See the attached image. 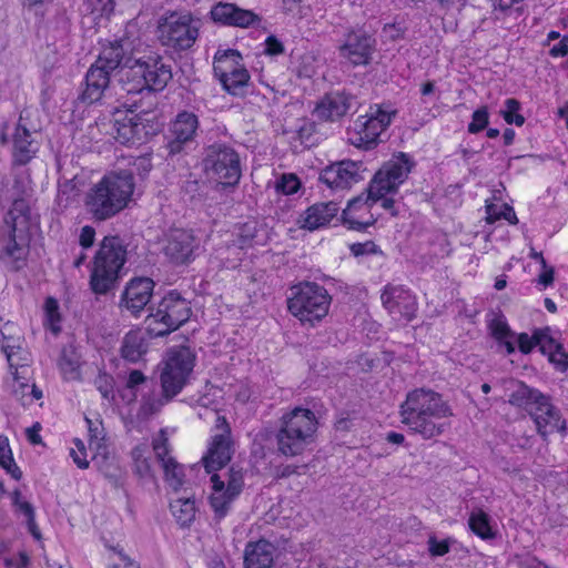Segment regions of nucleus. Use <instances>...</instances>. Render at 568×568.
<instances>
[{
	"label": "nucleus",
	"instance_id": "bf43d9fd",
	"mask_svg": "<svg viewBox=\"0 0 568 568\" xmlns=\"http://www.w3.org/2000/svg\"><path fill=\"white\" fill-rule=\"evenodd\" d=\"M95 241V230L90 225H84L80 230L79 244L83 250L92 247Z\"/></svg>",
	"mask_w": 568,
	"mask_h": 568
},
{
	"label": "nucleus",
	"instance_id": "7c9ffc66",
	"mask_svg": "<svg viewBox=\"0 0 568 568\" xmlns=\"http://www.w3.org/2000/svg\"><path fill=\"white\" fill-rule=\"evenodd\" d=\"M275 547L266 541L248 542L244 551V568H272Z\"/></svg>",
	"mask_w": 568,
	"mask_h": 568
},
{
	"label": "nucleus",
	"instance_id": "338daca9",
	"mask_svg": "<svg viewBox=\"0 0 568 568\" xmlns=\"http://www.w3.org/2000/svg\"><path fill=\"white\" fill-rule=\"evenodd\" d=\"M255 227L251 224H245L242 229L241 233V247L252 245L256 241L254 240V235L252 234V231Z\"/></svg>",
	"mask_w": 568,
	"mask_h": 568
},
{
	"label": "nucleus",
	"instance_id": "f3484780",
	"mask_svg": "<svg viewBox=\"0 0 568 568\" xmlns=\"http://www.w3.org/2000/svg\"><path fill=\"white\" fill-rule=\"evenodd\" d=\"M215 425L206 454L202 460L207 473L224 467L232 458L231 428L224 416L215 414Z\"/></svg>",
	"mask_w": 568,
	"mask_h": 568
},
{
	"label": "nucleus",
	"instance_id": "412c9836",
	"mask_svg": "<svg viewBox=\"0 0 568 568\" xmlns=\"http://www.w3.org/2000/svg\"><path fill=\"white\" fill-rule=\"evenodd\" d=\"M6 357L9 364L12 383L10 385L11 390L14 395L21 394L23 398L26 396L24 389L29 388V382L31 376V354L18 345L6 346Z\"/></svg>",
	"mask_w": 568,
	"mask_h": 568
},
{
	"label": "nucleus",
	"instance_id": "1a4fd4ad",
	"mask_svg": "<svg viewBox=\"0 0 568 568\" xmlns=\"http://www.w3.org/2000/svg\"><path fill=\"white\" fill-rule=\"evenodd\" d=\"M149 122L133 110H116L112 120L103 118L97 121V128L122 144H135L143 142L151 133Z\"/></svg>",
	"mask_w": 568,
	"mask_h": 568
},
{
	"label": "nucleus",
	"instance_id": "4d7b16f0",
	"mask_svg": "<svg viewBox=\"0 0 568 568\" xmlns=\"http://www.w3.org/2000/svg\"><path fill=\"white\" fill-rule=\"evenodd\" d=\"M12 503L17 507V509L24 515L27 519H32L34 517V510L30 503L22 498L21 493L16 490L12 494Z\"/></svg>",
	"mask_w": 568,
	"mask_h": 568
},
{
	"label": "nucleus",
	"instance_id": "5fc2aeb1",
	"mask_svg": "<svg viewBox=\"0 0 568 568\" xmlns=\"http://www.w3.org/2000/svg\"><path fill=\"white\" fill-rule=\"evenodd\" d=\"M87 9L98 17L108 16L113 11V0H87Z\"/></svg>",
	"mask_w": 568,
	"mask_h": 568
},
{
	"label": "nucleus",
	"instance_id": "680f3d73",
	"mask_svg": "<svg viewBox=\"0 0 568 568\" xmlns=\"http://www.w3.org/2000/svg\"><path fill=\"white\" fill-rule=\"evenodd\" d=\"M404 33V29L399 23H388L383 28V37L387 40H397Z\"/></svg>",
	"mask_w": 568,
	"mask_h": 568
},
{
	"label": "nucleus",
	"instance_id": "0eeeda50",
	"mask_svg": "<svg viewBox=\"0 0 568 568\" xmlns=\"http://www.w3.org/2000/svg\"><path fill=\"white\" fill-rule=\"evenodd\" d=\"M190 315V303L179 293L170 292L146 317L148 332L155 337L168 335L183 325Z\"/></svg>",
	"mask_w": 568,
	"mask_h": 568
},
{
	"label": "nucleus",
	"instance_id": "a878e982",
	"mask_svg": "<svg viewBox=\"0 0 568 568\" xmlns=\"http://www.w3.org/2000/svg\"><path fill=\"white\" fill-rule=\"evenodd\" d=\"M211 17L216 22L239 28H248L261 22L260 16L254 11L229 2H219L213 6Z\"/></svg>",
	"mask_w": 568,
	"mask_h": 568
},
{
	"label": "nucleus",
	"instance_id": "6e6552de",
	"mask_svg": "<svg viewBox=\"0 0 568 568\" xmlns=\"http://www.w3.org/2000/svg\"><path fill=\"white\" fill-rule=\"evenodd\" d=\"M209 181L223 189L239 184L242 170L239 154L226 145H212L203 160Z\"/></svg>",
	"mask_w": 568,
	"mask_h": 568
},
{
	"label": "nucleus",
	"instance_id": "4be33fe9",
	"mask_svg": "<svg viewBox=\"0 0 568 568\" xmlns=\"http://www.w3.org/2000/svg\"><path fill=\"white\" fill-rule=\"evenodd\" d=\"M154 282L149 277H134L126 285L121 295L120 306L130 314L138 316L150 303Z\"/></svg>",
	"mask_w": 568,
	"mask_h": 568
},
{
	"label": "nucleus",
	"instance_id": "20e7f679",
	"mask_svg": "<svg viewBox=\"0 0 568 568\" xmlns=\"http://www.w3.org/2000/svg\"><path fill=\"white\" fill-rule=\"evenodd\" d=\"M316 430L315 414L308 408L295 407L281 418L277 448L285 456L300 455L315 440Z\"/></svg>",
	"mask_w": 568,
	"mask_h": 568
},
{
	"label": "nucleus",
	"instance_id": "f257e3e1",
	"mask_svg": "<svg viewBox=\"0 0 568 568\" xmlns=\"http://www.w3.org/2000/svg\"><path fill=\"white\" fill-rule=\"evenodd\" d=\"M399 416L410 434L423 439H433L446 430L453 410L439 393L429 388H416L400 404Z\"/></svg>",
	"mask_w": 568,
	"mask_h": 568
},
{
	"label": "nucleus",
	"instance_id": "a19ab883",
	"mask_svg": "<svg viewBox=\"0 0 568 568\" xmlns=\"http://www.w3.org/2000/svg\"><path fill=\"white\" fill-rule=\"evenodd\" d=\"M59 368L65 381L80 379V358L72 349H63L59 359Z\"/></svg>",
	"mask_w": 568,
	"mask_h": 568
},
{
	"label": "nucleus",
	"instance_id": "f704fd0d",
	"mask_svg": "<svg viewBox=\"0 0 568 568\" xmlns=\"http://www.w3.org/2000/svg\"><path fill=\"white\" fill-rule=\"evenodd\" d=\"M37 151L38 144L31 138L30 131H28L23 125L18 124L13 135L14 161L20 164H26L33 158Z\"/></svg>",
	"mask_w": 568,
	"mask_h": 568
},
{
	"label": "nucleus",
	"instance_id": "09e8293b",
	"mask_svg": "<svg viewBox=\"0 0 568 568\" xmlns=\"http://www.w3.org/2000/svg\"><path fill=\"white\" fill-rule=\"evenodd\" d=\"M70 456L73 459L74 464L79 468L87 469L89 467V465H90L89 454H88L84 443L81 439L74 438L72 440V447L70 448Z\"/></svg>",
	"mask_w": 568,
	"mask_h": 568
},
{
	"label": "nucleus",
	"instance_id": "052dcab7",
	"mask_svg": "<svg viewBox=\"0 0 568 568\" xmlns=\"http://www.w3.org/2000/svg\"><path fill=\"white\" fill-rule=\"evenodd\" d=\"M26 396L22 398L21 394L16 395L23 405L31 404L33 400L42 398V392L36 387L34 384L29 383V388L24 389Z\"/></svg>",
	"mask_w": 568,
	"mask_h": 568
},
{
	"label": "nucleus",
	"instance_id": "aec40b11",
	"mask_svg": "<svg viewBox=\"0 0 568 568\" xmlns=\"http://www.w3.org/2000/svg\"><path fill=\"white\" fill-rule=\"evenodd\" d=\"M201 240L192 231L172 230L166 237L164 254L175 264L192 262L199 253Z\"/></svg>",
	"mask_w": 568,
	"mask_h": 568
},
{
	"label": "nucleus",
	"instance_id": "a18cd8bd",
	"mask_svg": "<svg viewBox=\"0 0 568 568\" xmlns=\"http://www.w3.org/2000/svg\"><path fill=\"white\" fill-rule=\"evenodd\" d=\"M20 344V335L18 326L10 321H4V318L0 317V347L6 352L7 345H18Z\"/></svg>",
	"mask_w": 568,
	"mask_h": 568
},
{
	"label": "nucleus",
	"instance_id": "c85d7f7f",
	"mask_svg": "<svg viewBox=\"0 0 568 568\" xmlns=\"http://www.w3.org/2000/svg\"><path fill=\"white\" fill-rule=\"evenodd\" d=\"M339 207L335 202L316 203L310 206L300 217L302 229L315 231L328 225L336 217Z\"/></svg>",
	"mask_w": 568,
	"mask_h": 568
},
{
	"label": "nucleus",
	"instance_id": "9d476101",
	"mask_svg": "<svg viewBox=\"0 0 568 568\" xmlns=\"http://www.w3.org/2000/svg\"><path fill=\"white\" fill-rule=\"evenodd\" d=\"M195 366V355L187 347L173 348L162 362L160 375L163 395L172 398L186 385Z\"/></svg>",
	"mask_w": 568,
	"mask_h": 568
},
{
	"label": "nucleus",
	"instance_id": "3c124183",
	"mask_svg": "<svg viewBox=\"0 0 568 568\" xmlns=\"http://www.w3.org/2000/svg\"><path fill=\"white\" fill-rule=\"evenodd\" d=\"M301 182L298 178L293 173L283 174L275 182V190L285 195L294 194L298 191Z\"/></svg>",
	"mask_w": 568,
	"mask_h": 568
},
{
	"label": "nucleus",
	"instance_id": "37998d69",
	"mask_svg": "<svg viewBox=\"0 0 568 568\" xmlns=\"http://www.w3.org/2000/svg\"><path fill=\"white\" fill-rule=\"evenodd\" d=\"M541 393L537 389L530 388L523 383H516V389L509 397V403L518 407H527L528 409L532 404L538 400Z\"/></svg>",
	"mask_w": 568,
	"mask_h": 568
},
{
	"label": "nucleus",
	"instance_id": "393cba45",
	"mask_svg": "<svg viewBox=\"0 0 568 568\" xmlns=\"http://www.w3.org/2000/svg\"><path fill=\"white\" fill-rule=\"evenodd\" d=\"M537 398L538 400L529 408V413L538 433L546 437L555 432H564L565 420L561 418L559 410L550 403L549 397L541 394Z\"/></svg>",
	"mask_w": 568,
	"mask_h": 568
},
{
	"label": "nucleus",
	"instance_id": "b1692460",
	"mask_svg": "<svg viewBox=\"0 0 568 568\" xmlns=\"http://www.w3.org/2000/svg\"><path fill=\"white\" fill-rule=\"evenodd\" d=\"M320 180L331 189H348L363 180L362 164L351 160L333 163L321 172Z\"/></svg>",
	"mask_w": 568,
	"mask_h": 568
},
{
	"label": "nucleus",
	"instance_id": "864d4df0",
	"mask_svg": "<svg viewBox=\"0 0 568 568\" xmlns=\"http://www.w3.org/2000/svg\"><path fill=\"white\" fill-rule=\"evenodd\" d=\"M454 542L455 540L452 538L437 539L436 537L430 536L427 541L428 551L434 557L444 556L449 551L450 546Z\"/></svg>",
	"mask_w": 568,
	"mask_h": 568
},
{
	"label": "nucleus",
	"instance_id": "e433bc0d",
	"mask_svg": "<svg viewBox=\"0 0 568 568\" xmlns=\"http://www.w3.org/2000/svg\"><path fill=\"white\" fill-rule=\"evenodd\" d=\"M132 467L134 473L144 479H152L154 477L151 452L148 444H138L131 452Z\"/></svg>",
	"mask_w": 568,
	"mask_h": 568
},
{
	"label": "nucleus",
	"instance_id": "6ab92c4d",
	"mask_svg": "<svg viewBox=\"0 0 568 568\" xmlns=\"http://www.w3.org/2000/svg\"><path fill=\"white\" fill-rule=\"evenodd\" d=\"M375 39L362 30L347 32L338 47L339 57L353 67L367 65L375 52Z\"/></svg>",
	"mask_w": 568,
	"mask_h": 568
},
{
	"label": "nucleus",
	"instance_id": "4468645a",
	"mask_svg": "<svg viewBox=\"0 0 568 568\" xmlns=\"http://www.w3.org/2000/svg\"><path fill=\"white\" fill-rule=\"evenodd\" d=\"M383 307L393 321L408 323L415 318L418 302L416 295L405 285L389 283L381 293Z\"/></svg>",
	"mask_w": 568,
	"mask_h": 568
},
{
	"label": "nucleus",
	"instance_id": "6e6d98bb",
	"mask_svg": "<svg viewBox=\"0 0 568 568\" xmlns=\"http://www.w3.org/2000/svg\"><path fill=\"white\" fill-rule=\"evenodd\" d=\"M283 10L295 18H303L308 14L310 8L302 0H283Z\"/></svg>",
	"mask_w": 568,
	"mask_h": 568
},
{
	"label": "nucleus",
	"instance_id": "5701e85b",
	"mask_svg": "<svg viewBox=\"0 0 568 568\" xmlns=\"http://www.w3.org/2000/svg\"><path fill=\"white\" fill-rule=\"evenodd\" d=\"M153 450L164 471L165 481L178 490L184 483V468L170 455L169 437L164 429H161L152 442Z\"/></svg>",
	"mask_w": 568,
	"mask_h": 568
},
{
	"label": "nucleus",
	"instance_id": "c9c22d12",
	"mask_svg": "<svg viewBox=\"0 0 568 568\" xmlns=\"http://www.w3.org/2000/svg\"><path fill=\"white\" fill-rule=\"evenodd\" d=\"M148 352V343L143 333L139 331L129 332L122 342L121 355L124 359L136 363Z\"/></svg>",
	"mask_w": 568,
	"mask_h": 568
},
{
	"label": "nucleus",
	"instance_id": "2eb2a0df",
	"mask_svg": "<svg viewBox=\"0 0 568 568\" xmlns=\"http://www.w3.org/2000/svg\"><path fill=\"white\" fill-rule=\"evenodd\" d=\"M199 29L200 21L190 14L173 13L160 26V33L164 44L185 50L196 41Z\"/></svg>",
	"mask_w": 568,
	"mask_h": 568
},
{
	"label": "nucleus",
	"instance_id": "4c0bfd02",
	"mask_svg": "<svg viewBox=\"0 0 568 568\" xmlns=\"http://www.w3.org/2000/svg\"><path fill=\"white\" fill-rule=\"evenodd\" d=\"M489 329L498 344L505 347L507 354L515 352V335L510 331L505 317L495 316L489 323Z\"/></svg>",
	"mask_w": 568,
	"mask_h": 568
},
{
	"label": "nucleus",
	"instance_id": "e2e57ef3",
	"mask_svg": "<svg viewBox=\"0 0 568 568\" xmlns=\"http://www.w3.org/2000/svg\"><path fill=\"white\" fill-rule=\"evenodd\" d=\"M12 463L11 452L9 449L8 439L0 437V465L9 467Z\"/></svg>",
	"mask_w": 568,
	"mask_h": 568
},
{
	"label": "nucleus",
	"instance_id": "72a5a7b5",
	"mask_svg": "<svg viewBox=\"0 0 568 568\" xmlns=\"http://www.w3.org/2000/svg\"><path fill=\"white\" fill-rule=\"evenodd\" d=\"M124 44L125 43L123 41H114L103 45L93 65L106 71L108 73H111L120 65L122 68L125 60L130 58L124 57Z\"/></svg>",
	"mask_w": 568,
	"mask_h": 568
},
{
	"label": "nucleus",
	"instance_id": "c03bdc74",
	"mask_svg": "<svg viewBox=\"0 0 568 568\" xmlns=\"http://www.w3.org/2000/svg\"><path fill=\"white\" fill-rule=\"evenodd\" d=\"M549 336V329H537L534 332L531 336L527 333H521L515 338V343L517 342L518 348L524 354H529L535 346H538L540 352H542V342L544 337Z\"/></svg>",
	"mask_w": 568,
	"mask_h": 568
},
{
	"label": "nucleus",
	"instance_id": "2f4dec72",
	"mask_svg": "<svg viewBox=\"0 0 568 568\" xmlns=\"http://www.w3.org/2000/svg\"><path fill=\"white\" fill-rule=\"evenodd\" d=\"M90 450L93 452L91 459L104 476L115 477L118 475L119 462L116 457L110 453L103 438H99L97 435L91 436Z\"/></svg>",
	"mask_w": 568,
	"mask_h": 568
},
{
	"label": "nucleus",
	"instance_id": "774afa93",
	"mask_svg": "<svg viewBox=\"0 0 568 568\" xmlns=\"http://www.w3.org/2000/svg\"><path fill=\"white\" fill-rule=\"evenodd\" d=\"M568 53V38L565 37L560 40L559 43L555 44L551 49H550V54L552 57H564Z\"/></svg>",
	"mask_w": 568,
	"mask_h": 568
},
{
	"label": "nucleus",
	"instance_id": "79ce46f5",
	"mask_svg": "<svg viewBox=\"0 0 568 568\" xmlns=\"http://www.w3.org/2000/svg\"><path fill=\"white\" fill-rule=\"evenodd\" d=\"M542 354L547 355L549 361L558 368L565 369L568 367V353L561 345L549 335L542 339Z\"/></svg>",
	"mask_w": 568,
	"mask_h": 568
},
{
	"label": "nucleus",
	"instance_id": "a211bd4d",
	"mask_svg": "<svg viewBox=\"0 0 568 568\" xmlns=\"http://www.w3.org/2000/svg\"><path fill=\"white\" fill-rule=\"evenodd\" d=\"M6 223L12 229L6 245V254L16 261L22 260L29 245V215L22 202L14 203L6 217Z\"/></svg>",
	"mask_w": 568,
	"mask_h": 568
},
{
	"label": "nucleus",
	"instance_id": "cd10ccee",
	"mask_svg": "<svg viewBox=\"0 0 568 568\" xmlns=\"http://www.w3.org/2000/svg\"><path fill=\"white\" fill-rule=\"evenodd\" d=\"M199 128V120L194 113L181 112L171 126L173 139L169 143L170 153H179L185 143L192 141Z\"/></svg>",
	"mask_w": 568,
	"mask_h": 568
},
{
	"label": "nucleus",
	"instance_id": "de8ad7c7",
	"mask_svg": "<svg viewBox=\"0 0 568 568\" xmlns=\"http://www.w3.org/2000/svg\"><path fill=\"white\" fill-rule=\"evenodd\" d=\"M520 103L516 99H507L505 101V109L501 111V115L504 120L508 124H516L517 126H521L525 123V118L519 114Z\"/></svg>",
	"mask_w": 568,
	"mask_h": 568
},
{
	"label": "nucleus",
	"instance_id": "bb28decb",
	"mask_svg": "<svg viewBox=\"0 0 568 568\" xmlns=\"http://www.w3.org/2000/svg\"><path fill=\"white\" fill-rule=\"evenodd\" d=\"M379 199H373L368 191L367 196H358L348 202L346 209L343 211V222L351 230L361 231L372 225L375 222L372 206Z\"/></svg>",
	"mask_w": 568,
	"mask_h": 568
},
{
	"label": "nucleus",
	"instance_id": "0e129e2a",
	"mask_svg": "<svg viewBox=\"0 0 568 568\" xmlns=\"http://www.w3.org/2000/svg\"><path fill=\"white\" fill-rule=\"evenodd\" d=\"M284 50L283 44L275 38V37H268L265 40V53L270 55H276L282 53Z\"/></svg>",
	"mask_w": 568,
	"mask_h": 568
},
{
	"label": "nucleus",
	"instance_id": "8fccbe9b",
	"mask_svg": "<svg viewBox=\"0 0 568 568\" xmlns=\"http://www.w3.org/2000/svg\"><path fill=\"white\" fill-rule=\"evenodd\" d=\"M486 219L488 223H494L495 221H498L500 219H504L511 224H515L517 222L514 209L506 204L503 205L499 210H497V207L494 205H488Z\"/></svg>",
	"mask_w": 568,
	"mask_h": 568
},
{
	"label": "nucleus",
	"instance_id": "473e14b6",
	"mask_svg": "<svg viewBox=\"0 0 568 568\" xmlns=\"http://www.w3.org/2000/svg\"><path fill=\"white\" fill-rule=\"evenodd\" d=\"M109 82L110 73L92 64L87 72L85 89L81 94L82 101L85 103L100 101L109 87Z\"/></svg>",
	"mask_w": 568,
	"mask_h": 568
},
{
	"label": "nucleus",
	"instance_id": "9b49d317",
	"mask_svg": "<svg viewBox=\"0 0 568 568\" xmlns=\"http://www.w3.org/2000/svg\"><path fill=\"white\" fill-rule=\"evenodd\" d=\"M214 74L231 94H239L250 81L241 53L233 49H219L213 61Z\"/></svg>",
	"mask_w": 568,
	"mask_h": 568
},
{
	"label": "nucleus",
	"instance_id": "f8f14e48",
	"mask_svg": "<svg viewBox=\"0 0 568 568\" xmlns=\"http://www.w3.org/2000/svg\"><path fill=\"white\" fill-rule=\"evenodd\" d=\"M412 168L413 163L406 154L393 156L374 175L368 189L371 196L381 200L395 192L405 182Z\"/></svg>",
	"mask_w": 568,
	"mask_h": 568
},
{
	"label": "nucleus",
	"instance_id": "423d86ee",
	"mask_svg": "<svg viewBox=\"0 0 568 568\" xmlns=\"http://www.w3.org/2000/svg\"><path fill=\"white\" fill-rule=\"evenodd\" d=\"M331 296L327 291L316 283H301L292 288L287 301L290 313L301 323L310 326L316 325L327 314Z\"/></svg>",
	"mask_w": 568,
	"mask_h": 568
},
{
	"label": "nucleus",
	"instance_id": "7ed1b4c3",
	"mask_svg": "<svg viewBox=\"0 0 568 568\" xmlns=\"http://www.w3.org/2000/svg\"><path fill=\"white\" fill-rule=\"evenodd\" d=\"M120 73L123 89L128 93L141 92L144 89L160 91L172 79L171 67L159 55L129 58Z\"/></svg>",
	"mask_w": 568,
	"mask_h": 568
},
{
	"label": "nucleus",
	"instance_id": "39448f33",
	"mask_svg": "<svg viewBox=\"0 0 568 568\" xmlns=\"http://www.w3.org/2000/svg\"><path fill=\"white\" fill-rule=\"evenodd\" d=\"M126 261V250L118 236H105L93 260L90 285L94 293L104 294L119 278Z\"/></svg>",
	"mask_w": 568,
	"mask_h": 568
},
{
	"label": "nucleus",
	"instance_id": "49530a36",
	"mask_svg": "<svg viewBox=\"0 0 568 568\" xmlns=\"http://www.w3.org/2000/svg\"><path fill=\"white\" fill-rule=\"evenodd\" d=\"M44 313H45V325L49 329L52 331L53 334H58L61 329L60 322L61 316L59 313V304L52 298L48 297L44 303Z\"/></svg>",
	"mask_w": 568,
	"mask_h": 568
},
{
	"label": "nucleus",
	"instance_id": "603ef678",
	"mask_svg": "<svg viewBox=\"0 0 568 568\" xmlns=\"http://www.w3.org/2000/svg\"><path fill=\"white\" fill-rule=\"evenodd\" d=\"M488 120V109L486 106L477 109L471 115V122L468 124V132L475 134L483 131L487 126Z\"/></svg>",
	"mask_w": 568,
	"mask_h": 568
},
{
	"label": "nucleus",
	"instance_id": "69168bd1",
	"mask_svg": "<svg viewBox=\"0 0 568 568\" xmlns=\"http://www.w3.org/2000/svg\"><path fill=\"white\" fill-rule=\"evenodd\" d=\"M554 282V268L548 266L547 264L545 266H541V272L538 276V283L541 284L544 287L549 286Z\"/></svg>",
	"mask_w": 568,
	"mask_h": 568
},
{
	"label": "nucleus",
	"instance_id": "ddd939ff",
	"mask_svg": "<svg viewBox=\"0 0 568 568\" xmlns=\"http://www.w3.org/2000/svg\"><path fill=\"white\" fill-rule=\"evenodd\" d=\"M396 110L390 105L375 104L365 115H361L354 124V143L361 148H372L379 135L390 124Z\"/></svg>",
	"mask_w": 568,
	"mask_h": 568
},
{
	"label": "nucleus",
	"instance_id": "f03ea898",
	"mask_svg": "<svg viewBox=\"0 0 568 568\" xmlns=\"http://www.w3.org/2000/svg\"><path fill=\"white\" fill-rule=\"evenodd\" d=\"M135 181L132 173L111 171L92 183L83 196V204L95 221H106L125 210L133 200Z\"/></svg>",
	"mask_w": 568,
	"mask_h": 568
},
{
	"label": "nucleus",
	"instance_id": "dca6fc26",
	"mask_svg": "<svg viewBox=\"0 0 568 568\" xmlns=\"http://www.w3.org/2000/svg\"><path fill=\"white\" fill-rule=\"evenodd\" d=\"M212 491L210 504L217 517H224L230 505L241 494L243 488V474L241 470L231 468L223 474H214L211 477Z\"/></svg>",
	"mask_w": 568,
	"mask_h": 568
},
{
	"label": "nucleus",
	"instance_id": "13d9d810",
	"mask_svg": "<svg viewBox=\"0 0 568 568\" xmlns=\"http://www.w3.org/2000/svg\"><path fill=\"white\" fill-rule=\"evenodd\" d=\"M349 250L354 256H365L376 254L378 252L377 245L372 241L364 243H353Z\"/></svg>",
	"mask_w": 568,
	"mask_h": 568
},
{
	"label": "nucleus",
	"instance_id": "ea45409f",
	"mask_svg": "<svg viewBox=\"0 0 568 568\" xmlns=\"http://www.w3.org/2000/svg\"><path fill=\"white\" fill-rule=\"evenodd\" d=\"M171 511L182 526L190 525L196 514L195 501L190 497H180L171 501Z\"/></svg>",
	"mask_w": 568,
	"mask_h": 568
},
{
	"label": "nucleus",
	"instance_id": "58836bf2",
	"mask_svg": "<svg viewBox=\"0 0 568 568\" xmlns=\"http://www.w3.org/2000/svg\"><path fill=\"white\" fill-rule=\"evenodd\" d=\"M470 530L481 539H493L495 531L489 515L480 508L474 509L468 518Z\"/></svg>",
	"mask_w": 568,
	"mask_h": 568
},
{
	"label": "nucleus",
	"instance_id": "c756f323",
	"mask_svg": "<svg viewBox=\"0 0 568 568\" xmlns=\"http://www.w3.org/2000/svg\"><path fill=\"white\" fill-rule=\"evenodd\" d=\"M353 104V98L335 92L325 95L315 108L314 113L318 119L334 121L345 115Z\"/></svg>",
	"mask_w": 568,
	"mask_h": 568
}]
</instances>
